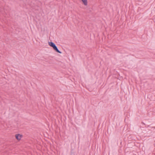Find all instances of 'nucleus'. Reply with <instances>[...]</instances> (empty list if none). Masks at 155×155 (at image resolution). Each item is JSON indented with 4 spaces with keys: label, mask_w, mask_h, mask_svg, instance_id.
I'll use <instances>...</instances> for the list:
<instances>
[{
    "label": "nucleus",
    "mask_w": 155,
    "mask_h": 155,
    "mask_svg": "<svg viewBox=\"0 0 155 155\" xmlns=\"http://www.w3.org/2000/svg\"><path fill=\"white\" fill-rule=\"evenodd\" d=\"M22 135L20 134H17L15 135V137L18 140H21Z\"/></svg>",
    "instance_id": "obj_2"
},
{
    "label": "nucleus",
    "mask_w": 155,
    "mask_h": 155,
    "mask_svg": "<svg viewBox=\"0 0 155 155\" xmlns=\"http://www.w3.org/2000/svg\"><path fill=\"white\" fill-rule=\"evenodd\" d=\"M48 45L52 47L57 52L60 54L61 53V52L58 50L57 47L54 43L52 42H49Z\"/></svg>",
    "instance_id": "obj_1"
},
{
    "label": "nucleus",
    "mask_w": 155,
    "mask_h": 155,
    "mask_svg": "<svg viewBox=\"0 0 155 155\" xmlns=\"http://www.w3.org/2000/svg\"><path fill=\"white\" fill-rule=\"evenodd\" d=\"M83 4L87 6L88 4L87 0H81Z\"/></svg>",
    "instance_id": "obj_3"
}]
</instances>
